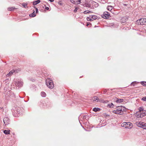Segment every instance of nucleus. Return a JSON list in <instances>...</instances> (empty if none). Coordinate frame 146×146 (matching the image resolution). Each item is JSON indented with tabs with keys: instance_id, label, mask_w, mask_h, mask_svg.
<instances>
[{
	"instance_id": "nucleus-1",
	"label": "nucleus",
	"mask_w": 146,
	"mask_h": 146,
	"mask_svg": "<svg viewBox=\"0 0 146 146\" xmlns=\"http://www.w3.org/2000/svg\"><path fill=\"white\" fill-rule=\"evenodd\" d=\"M126 110V108L123 106H118L117 107L116 110L113 111V112L115 114L121 115L123 113V111Z\"/></svg>"
},
{
	"instance_id": "nucleus-2",
	"label": "nucleus",
	"mask_w": 146,
	"mask_h": 146,
	"mask_svg": "<svg viewBox=\"0 0 146 146\" xmlns=\"http://www.w3.org/2000/svg\"><path fill=\"white\" fill-rule=\"evenodd\" d=\"M135 115L138 119L142 118L146 115V111L144 110H140L135 113Z\"/></svg>"
},
{
	"instance_id": "nucleus-3",
	"label": "nucleus",
	"mask_w": 146,
	"mask_h": 146,
	"mask_svg": "<svg viewBox=\"0 0 146 146\" xmlns=\"http://www.w3.org/2000/svg\"><path fill=\"white\" fill-rule=\"evenodd\" d=\"M121 126L125 128L131 129L133 127V124L129 122H124L121 124Z\"/></svg>"
},
{
	"instance_id": "nucleus-4",
	"label": "nucleus",
	"mask_w": 146,
	"mask_h": 146,
	"mask_svg": "<svg viewBox=\"0 0 146 146\" xmlns=\"http://www.w3.org/2000/svg\"><path fill=\"white\" fill-rule=\"evenodd\" d=\"M46 85L50 89L54 87V84L52 81L49 79L46 80Z\"/></svg>"
},
{
	"instance_id": "nucleus-5",
	"label": "nucleus",
	"mask_w": 146,
	"mask_h": 146,
	"mask_svg": "<svg viewBox=\"0 0 146 146\" xmlns=\"http://www.w3.org/2000/svg\"><path fill=\"white\" fill-rule=\"evenodd\" d=\"M137 23L139 25H143L146 24V19L143 18L140 19L137 21Z\"/></svg>"
},
{
	"instance_id": "nucleus-6",
	"label": "nucleus",
	"mask_w": 146,
	"mask_h": 146,
	"mask_svg": "<svg viewBox=\"0 0 146 146\" xmlns=\"http://www.w3.org/2000/svg\"><path fill=\"white\" fill-rule=\"evenodd\" d=\"M13 83L17 86H22L23 83L21 80L16 79L14 81Z\"/></svg>"
},
{
	"instance_id": "nucleus-7",
	"label": "nucleus",
	"mask_w": 146,
	"mask_h": 146,
	"mask_svg": "<svg viewBox=\"0 0 146 146\" xmlns=\"http://www.w3.org/2000/svg\"><path fill=\"white\" fill-rule=\"evenodd\" d=\"M97 17L95 15H90L88 17H87V19L88 21H93V20L97 19Z\"/></svg>"
},
{
	"instance_id": "nucleus-8",
	"label": "nucleus",
	"mask_w": 146,
	"mask_h": 146,
	"mask_svg": "<svg viewBox=\"0 0 146 146\" xmlns=\"http://www.w3.org/2000/svg\"><path fill=\"white\" fill-rule=\"evenodd\" d=\"M3 120L4 124H5V125H6L8 123H9V119L8 118L5 117L4 118Z\"/></svg>"
},
{
	"instance_id": "nucleus-9",
	"label": "nucleus",
	"mask_w": 146,
	"mask_h": 146,
	"mask_svg": "<svg viewBox=\"0 0 146 146\" xmlns=\"http://www.w3.org/2000/svg\"><path fill=\"white\" fill-rule=\"evenodd\" d=\"M123 100V99H118L117 98H115L113 101H115L117 103H120L122 102Z\"/></svg>"
},
{
	"instance_id": "nucleus-10",
	"label": "nucleus",
	"mask_w": 146,
	"mask_h": 146,
	"mask_svg": "<svg viewBox=\"0 0 146 146\" xmlns=\"http://www.w3.org/2000/svg\"><path fill=\"white\" fill-rule=\"evenodd\" d=\"M71 2L74 4H79L80 3V0H70Z\"/></svg>"
},
{
	"instance_id": "nucleus-11",
	"label": "nucleus",
	"mask_w": 146,
	"mask_h": 146,
	"mask_svg": "<svg viewBox=\"0 0 146 146\" xmlns=\"http://www.w3.org/2000/svg\"><path fill=\"white\" fill-rule=\"evenodd\" d=\"M143 123L142 122L137 121L136 122L135 124L138 127H141Z\"/></svg>"
},
{
	"instance_id": "nucleus-12",
	"label": "nucleus",
	"mask_w": 146,
	"mask_h": 146,
	"mask_svg": "<svg viewBox=\"0 0 146 146\" xmlns=\"http://www.w3.org/2000/svg\"><path fill=\"white\" fill-rule=\"evenodd\" d=\"M93 100L94 101L97 102H98V101H99L98 98L96 97H94L93 99ZM99 101L101 102H104V100H99Z\"/></svg>"
},
{
	"instance_id": "nucleus-13",
	"label": "nucleus",
	"mask_w": 146,
	"mask_h": 146,
	"mask_svg": "<svg viewBox=\"0 0 146 146\" xmlns=\"http://www.w3.org/2000/svg\"><path fill=\"white\" fill-rule=\"evenodd\" d=\"M4 133L6 134H9L10 133V130H5L4 131Z\"/></svg>"
},
{
	"instance_id": "nucleus-14",
	"label": "nucleus",
	"mask_w": 146,
	"mask_h": 146,
	"mask_svg": "<svg viewBox=\"0 0 146 146\" xmlns=\"http://www.w3.org/2000/svg\"><path fill=\"white\" fill-rule=\"evenodd\" d=\"M113 8V7L111 6H108L107 7V9L110 11H111L112 9Z\"/></svg>"
},
{
	"instance_id": "nucleus-15",
	"label": "nucleus",
	"mask_w": 146,
	"mask_h": 146,
	"mask_svg": "<svg viewBox=\"0 0 146 146\" xmlns=\"http://www.w3.org/2000/svg\"><path fill=\"white\" fill-rule=\"evenodd\" d=\"M14 72V70H12L7 75V76L8 77L9 76H10L11 75L13 74V73Z\"/></svg>"
},
{
	"instance_id": "nucleus-16",
	"label": "nucleus",
	"mask_w": 146,
	"mask_h": 146,
	"mask_svg": "<svg viewBox=\"0 0 146 146\" xmlns=\"http://www.w3.org/2000/svg\"><path fill=\"white\" fill-rule=\"evenodd\" d=\"M40 2V1L39 0H38L36 1H35L33 3V5H36L38 3H39Z\"/></svg>"
},
{
	"instance_id": "nucleus-17",
	"label": "nucleus",
	"mask_w": 146,
	"mask_h": 146,
	"mask_svg": "<svg viewBox=\"0 0 146 146\" xmlns=\"http://www.w3.org/2000/svg\"><path fill=\"white\" fill-rule=\"evenodd\" d=\"M141 127L142 128L146 129V123H143V124L141 126Z\"/></svg>"
},
{
	"instance_id": "nucleus-18",
	"label": "nucleus",
	"mask_w": 146,
	"mask_h": 146,
	"mask_svg": "<svg viewBox=\"0 0 146 146\" xmlns=\"http://www.w3.org/2000/svg\"><path fill=\"white\" fill-rule=\"evenodd\" d=\"M141 127L142 128L146 129V123H143V124L141 126Z\"/></svg>"
},
{
	"instance_id": "nucleus-19",
	"label": "nucleus",
	"mask_w": 146,
	"mask_h": 146,
	"mask_svg": "<svg viewBox=\"0 0 146 146\" xmlns=\"http://www.w3.org/2000/svg\"><path fill=\"white\" fill-rule=\"evenodd\" d=\"M92 5L94 6L95 7H97L98 6V4L95 2H93Z\"/></svg>"
},
{
	"instance_id": "nucleus-20",
	"label": "nucleus",
	"mask_w": 146,
	"mask_h": 146,
	"mask_svg": "<svg viewBox=\"0 0 146 146\" xmlns=\"http://www.w3.org/2000/svg\"><path fill=\"white\" fill-rule=\"evenodd\" d=\"M36 15L35 12V11L32 14L29 15V16L31 17H33L35 16Z\"/></svg>"
},
{
	"instance_id": "nucleus-21",
	"label": "nucleus",
	"mask_w": 146,
	"mask_h": 146,
	"mask_svg": "<svg viewBox=\"0 0 146 146\" xmlns=\"http://www.w3.org/2000/svg\"><path fill=\"white\" fill-rule=\"evenodd\" d=\"M113 106L114 105L112 103L108 104V106L110 108H113Z\"/></svg>"
},
{
	"instance_id": "nucleus-22",
	"label": "nucleus",
	"mask_w": 146,
	"mask_h": 146,
	"mask_svg": "<svg viewBox=\"0 0 146 146\" xmlns=\"http://www.w3.org/2000/svg\"><path fill=\"white\" fill-rule=\"evenodd\" d=\"M41 94V96L43 97H45L46 96V94L44 92H42Z\"/></svg>"
},
{
	"instance_id": "nucleus-23",
	"label": "nucleus",
	"mask_w": 146,
	"mask_h": 146,
	"mask_svg": "<svg viewBox=\"0 0 146 146\" xmlns=\"http://www.w3.org/2000/svg\"><path fill=\"white\" fill-rule=\"evenodd\" d=\"M100 109L98 108H94L93 109V111H95L96 112L97 111H98Z\"/></svg>"
},
{
	"instance_id": "nucleus-24",
	"label": "nucleus",
	"mask_w": 146,
	"mask_h": 146,
	"mask_svg": "<svg viewBox=\"0 0 146 146\" xmlns=\"http://www.w3.org/2000/svg\"><path fill=\"white\" fill-rule=\"evenodd\" d=\"M104 16L106 18L108 17L109 16V15L107 12L104 13Z\"/></svg>"
},
{
	"instance_id": "nucleus-25",
	"label": "nucleus",
	"mask_w": 146,
	"mask_h": 146,
	"mask_svg": "<svg viewBox=\"0 0 146 146\" xmlns=\"http://www.w3.org/2000/svg\"><path fill=\"white\" fill-rule=\"evenodd\" d=\"M141 84L144 86H146V82H141Z\"/></svg>"
},
{
	"instance_id": "nucleus-26",
	"label": "nucleus",
	"mask_w": 146,
	"mask_h": 146,
	"mask_svg": "<svg viewBox=\"0 0 146 146\" xmlns=\"http://www.w3.org/2000/svg\"><path fill=\"white\" fill-rule=\"evenodd\" d=\"M90 12V11L88 10L84 12V13L85 14H86L89 13Z\"/></svg>"
},
{
	"instance_id": "nucleus-27",
	"label": "nucleus",
	"mask_w": 146,
	"mask_h": 146,
	"mask_svg": "<svg viewBox=\"0 0 146 146\" xmlns=\"http://www.w3.org/2000/svg\"><path fill=\"white\" fill-rule=\"evenodd\" d=\"M142 100H143L144 101H146V96L143 97L142 99Z\"/></svg>"
},
{
	"instance_id": "nucleus-28",
	"label": "nucleus",
	"mask_w": 146,
	"mask_h": 146,
	"mask_svg": "<svg viewBox=\"0 0 146 146\" xmlns=\"http://www.w3.org/2000/svg\"><path fill=\"white\" fill-rule=\"evenodd\" d=\"M14 8L13 7L10 8H9L8 10L9 11H11L13 10H14Z\"/></svg>"
},
{
	"instance_id": "nucleus-29",
	"label": "nucleus",
	"mask_w": 146,
	"mask_h": 146,
	"mask_svg": "<svg viewBox=\"0 0 146 146\" xmlns=\"http://www.w3.org/2000/svg\"><path fill=\"white\" fill-rule=\"evenodd\" d=\"M35 10H36V13H38V9L36 8H35Z\"/></svg>"
},
{
	"instance_id": "nucleus-30",
	"label": "nucleus",
	"mask_w": 146,
	"mask_h": 146,
	"mask_svg": "<svg viewBox=\"0 0 146 146\" xmlns=\"http://www.w3.org/2000/svg\"><path fill=\"white\" fill-rule=\"evenodd\" d=\"M22 5L24 7H26L27 6L26 4H23Z\"/></svg>"
},
{
	"instance_id": "nucleus-31",
	"label": "nucleus",
	"mask_w": 146,
	"mask_h": 146,
	"mask_svg": "<svg viewBox=\"0 0 146 146\" xmlns=\"http://www.w3.org/2000/svg\"><path fill=\"white\" fill-rule=\"evenodd\" d=\"M47 10H49V8L48 7H46L45 8Z\"/></svg>"
},
{
	"instance_id": "nucleus-32",
	"label": "nucleus",
	"mask_w": 146,
	"mask_h": 146,
	"mask_svg": "<svg viewBox=\"0 0 146 146\" xmlns=\"http://www.w3.org/2000/svg\"><path fill=\"white\" fill-rule=\"evenodd\" d=\"M134 83H137V82H132V83H131V84L132 85H133Z\"/></svg>"
},
{
	"instance_id": "nucleus-33",
	"label": "nucleus",
	"mask_w": 146,
	"mask_h": 146,
	"mask_svg": "<svg viewBox=\"0 0 146 146\" xmlns=\"http://www.w3.org/2000/svg\"><path fill=\"white\" fill-rule=\"evenodd\" d=\"M49 0L50 2H53L54 1V0Z\"/></svg>"
},
{
	"instance_id": "nucleus-34",
	"label": "nucleus",
	"mask_w": 146,
	"mask_h": 146,
	"mask_svg": "<svg viewBox=\"0 0 146 146\" xmlns=\"http://www.w3.org/2000/svg\"><path fill=\"white\" fill-rule=\"evenodd\" d=\"M89 25V24L88 23L87 24V26H88V25Z\"/></svg>"
},
{
	"instance_id": "nucleus-35",
	"label": "nucleus",
	"mask_w": 146,
	"mask_h": 146,
	"mask_svg": "<svg viewBox=\"0 0 146 146\" xmlns=\"http://www.w3.org/2000/svg\"><path fill=\"white\" fill-rule=\"evenodd\" d=\"M76 10H74V12H76Z\"/></svg>"
}]
</instances>
